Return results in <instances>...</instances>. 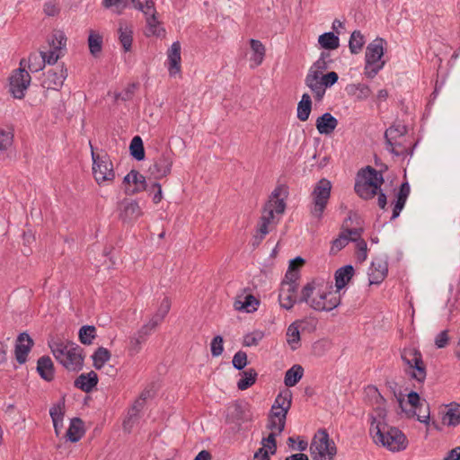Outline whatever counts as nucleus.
<instances>
[{"instance_id":"nucleus-1","label":"nucleus","mask_w":460,"mask_h":460,"mask_svg":"<svg viewBox=\"0 0 460 460\" xmlns=\"http://www.w3.org/2000/svg\"><path fill=\"white\" fill-rule=\"evenodd\" d=\"M377 416L383 420H377L373 414L369 415V433L376 445H381L393 452L404 450L408 446V439L404 433L396 427L389 426L385 419L386 411L384 408H376Z\"/></svg>"},{"instance_id":"nucleus-2","label":"nucleus","mask_w":460,"mask_h":460,"mask_svg":"<svg viewBox=\"0 0 460 460\" xmlns=\"http://www.w3.org/2000/svg\"><path fill=\"white\" fill-rule=\"evenodd\" d=\"M319 286L320 284H317L316 279H313L303 287L301 295L297 297L298 285H287V287L280 285L279 294V305L286 310H291L296 303H306L309 305L310 298Z\"/></svg>"},{"instance_id":"nucleus-3","label":"nucleus","mask_w":460,"mask_h":460,"mask_svg":"<svg viewBox=\"0 0 460 460\" xmlns=\"http://www.w3.org/2000/svg\"><path fill=\"white\" fill-rule=\"evenodd\" d=\"M386 41L382 38H376L370 42L366 49L364 75L367 78H374L385 66V61L382 60L385 55L384 45Z\"/></svg>"},{"instance_id":"nucleus-4","label":"nucleus","mask_w":460,"mask_h":460,"mask_svg":"<svg viewBox=\"0 0 460 460\" xmlns=\"http://www.w3.org/2000/svg\"><path fill=\"white\" fill-rule=\"evenodd\" d=\"M401 358L404 365L408 367L405 373L417 382L424 383L427 369L421 352L416 348H404L401 351Z\"/></svg>"},{"instance_id":"nucleus-5","label":"nucleus","mask_w":460,"mask_h":460,"mask_svg":"<svg viewBox=\"0 0 460 460\" xmlns=\"http://www.w3.org/2000/svg\"><path fill=\"white\" fill-rule=\"evenodd\" d=\"M291 405L292 392L288 388L280 391L276 396L268 415L269 419H273L278 421V434H281L285 429L287 415Z\"/></svg>"},{"instance_id":"nucleus-6","label":"nucleus","mask_w":460,"mask_h":460,"mask_svg":"<svg viewBox=\"0 0 460 460\" xmlns=\"http://www.w3.org/2000/svg\"><path fill=\"white\" fill-rule=\"evenodd\" d=\"M310 452L314 460H323L325 456L332 460L337 454V447L325 429H320L314 435L310 446Z\"/></svg>"},{"instance_id":"nucleus-7","label":"nucleus","mask_w":460,"mask_h":460,"mask_svg":"<svg viewBox=\"0 0 460 460\" xmlns=\"http://www.w3.org/2000/svg\"><path fill=\"white\" fill-rule=\"evenodd\" d=\"M252 420L250 404L244 400H237L227 408L226 423L234 425V432L242 429V425Z\"/></svg>"},{"instance_id":"nucleus-8","label":"nucleus","mask_w":460,"mask_h":460,"mask_svg":"<svg viewBox=\"0 0 460 460\" xmlns=\"http://www.w3.org/2000/svg\"><path fill=\"white\" fill-rule=\"evenodd\" d=\"M92 160H93V174L98 184L104 181H112L115 179L113 165L107 154L100 155L94 153L93 146L90 143Z\"/></svg>"},{"instance_id":"nucleus-9","label":"nucleus","mask_w":460,"mask_h":460,"mask_svg":"<svg viewBox=\"0 0 460 460\" xmlns=\"http://www.w3.org/2000/svg\"><path fill=\"white\" fill-rule=\"evenodd\" d=\"M332 183L326 178H322L316 183L312 192L314 208L311 210L313 217L321 219L331 196Z\"/></svg>"},{"instance_id":"nucleus-10","label":"nucleus","mask_w":460,"mask_h":460,"mask_svg":"<svg viewBox=\"0 0 460 460\" xmlns=\"http://www.w3.org/2000/svg\"><path fill=\"white\" fill-rule=\"evenodd\" d=\"M174 152L171 147L164 149L154 158V164L149 167L148 172L155 180H161L172 172Z\"/></svg>"},{"instance_id":"nucleus-11","label":"nucleus","mask_w":460,"mask_h":460,"mask_svg":"<svg viewBox=\"0 0 460 460\" xmlns=\"http://www.w3.org/2000/svg\"><path fill=\"white\" fill-rule=\"evenodd\" d=\"M8 80L9 93L12 96L19 100L23 99L31 81L29 72L24 67H19L12 72Z\"/></svg>"},{"instance_id":"nucleus-12","label":"nucleus","mask_w":460,"mask_h":460,"mask_svg":"<svg viewBox=\"0 0 460 460\" xmlns=\"http://www.w3.org/2000/svg\"><path fill=\"white\" fill-rule=\"evenodd\" d=\"M407 127L404 125H392L389 127L385 132V140L387 146L386 149L391 154L395 156H402L405 158L407 155H412L414 147L416 144H414L411 148H403L402 150H397L393 144V141H395L398 137H403L407 134Z\"/></svg>"},{"instance_id":"nucleus-13","label":"nucleus","mask_w":460,"mask_h":460,"mask_svg":"<svg viewBox=\"0 0 460 460\" xmlns=\"http://www.w3.org/2000/svg\"><path fill=\"white\" fill-rule=\"evenodd\" d=\"M339 80V75L334 71L322 74L315 81H309L305 83V85L312 91L314 97L317 102H321L325 94L327 88L334 85Z\"/></svg>"},{"instance_id":"nucleus-14","label":"nucleus","mask_w":460,"mask_h":460,"mask_svg":"<svg viewBox=\"0 0 460 460\" xmlns=\"http://www.w3.org/2000/svg\"><path fill=\"white\" fill-rule=\"evenodd\" d=\"M117 210L119 219L127 225L134 224L143 215L138 202L127 198L118 202Z\"/></svg>"},{"instance_id":"nucleus-15","label":"nucleus","mask_w":460,"mask_h":460,"mask_svg":"<svg viewBox=\"0 0 460 460\" xmlns=\"http://www.w3.org/2000/svg\"><path fill=\"white\" fill-rule=\"evenodd\" d=\"M329 295H332L331 292H325L319 289L318 296L319 298H310L309 306L315 311H325L330 312L332 309L338 307L341 305V296H332L329 299L327 298Z\"/></svg>"},{"instance_id":"nucleus-16","label":"nucleus","mask_w":460,"mask_h":460,"mask_svg":"<svg viewBox=\"0 0 460 460\" xmlns=\"http://www.w3.org/2000/svg\"><path fill=\"white\" fill-rule=\"evenodd\" d=\"M33 346L34 341L27 332H21L17 336L14 348V354L15 359L20 365L26 363L28 355L31 352Z\"/></svg>"},{"instance_id":"nucleus-17","label":"nucleus","mask_w":460,"mask_h":460,"mask_svg":"<svg viewBox=\"0 0 460 460\" xmlns=\"http://www.w3.org/2000/svg\"><path fill=\"white\" fill-rule=\"evenodd\" d=\"M45 76V79L41 83L42 87L58 91L67 76V69L63 63L59 71L49 69Z\"/></svg>"},{"instance_id":"nucleus-18","label":"nucleus","mask_w":460,"mask_h":460,"mask_svg":"<svg viewBox=\"0 0 460 460\" xmlns=\"http://www.w3.org/2000/svg\"><path fill=\"white\" fill-rule=\"evenodd\" d=\"M387 273V261L382 259L374 260L369 268V285H379L386 278Z\"/></svg>"},{"instance_id":"nucleus-19","label":"nucleus","mask_w":460,"mask_h":460,"mask_svg":"<svg viewBox=\"0 0 460 460\" xmlns=\"http://www.w3.org/2000/svg\"><path fill=\"white\" fill-rule=\"evenodd\" d=\"M410 195V184L407 181H402L395 193V199L393 202V213L391 220L396 219L403 209Z\"/></svg>"},{"instance_id":"nucleus-20","label":"nucleus","mask_w":460,"mask_h":460,"mask_svg":"<svg viewBox=\"0 0 460 460\" xmlns=\"http://www.w3.org/2000/svg\"><path fill=\"white\" fill-rule=\"evenodd\" d=\"M98 382V375L93 370H91L88 373L79 375L74 381V386L88 394L96 388Z\"/></svg>"},{"instance_id":"nucleus-21","label":"nucleus","mask_w":460,"mask_h":460,"mask_svg":"<svg viewBox=\"0 0 460 460\" xmlns=\"http://www.w3.org/2000/svg\"><path fill=\"white\" fill-rule=\"evenodd\" d=\"M36 371L46 382H51L55 377V367L49 356L44 355L37 361Z\"/></svg>"},{"instance_id":"nucleus-22","label":"nucleus","mask_w":460,"mask_h":460,"mask_svg":"<svg viewBox=\"0 0 460 460\" xmlns=\"http://www.w3.org/2000/svg\"><path fill=\"white\" fill-rule=\"evenodd\" d=\"M354 274V267L350 264L339 268L334 273L336 292L342 290L352 279Z\"/></svg>"},{"instance_id":"nucleus-23","label":"nucleus","mask_w":460,"mask_h":460,"mask_svg":"<svg viewBox=\"0 0 460 460\" xmlns=\"http://www.w3.org/2000/svg\"><path fill=\"white\" fill-rule=\"evenodd\" d=\"M338 126V119L330 112H325L316 119L315 127L321 135L332 134Z\"/></svg>"},{"instance_id":"nucleus-24","label":"nucleus","mask_w":460,"mask_h":460,"mask_svg":"<svg viewBox=\"0 0 460 460\" xmlns=\"http://www.w3.org/2000/svg\"><path fill=\"white\" fill-rule=\"evenodd\" d=\"M84 433L85 429L83 420L79 417H75L70 420V425L65 438L72 443H76L84 436Z\"/></svg>"},{"instance_id":"nucleus-25","label":"nucleus","mask_w":460,"mask_h":460,"mask_svg":"<svg viewBox=\"0 0 460 460\" xmlns=\"http://www.w3.org/2000/svg\"><path fill=\"white\" fill-rule=\"evenodd\" d=\"M130 175H132V184L134 187H126L124 189V193L127 196H133L139 192L148 190V184L144 175L135 169L130 171Z\"/></svg>"},{"instance_id":"nucleus-26","label":"nucleus","mask_w":460,"mask_h":460,"mask_svg":"<svg viewBox=\"0 0 460 460\" xmlns=\"http://www.w3.org/2000/svg\"><path fill=\"white\" fill-rule=\"evenodd\" d=\"M169 74L175 75L181 71V43L174 41L168 49Z\"/></svg>"},{"instance_id":"nucleus-27","label":"nucleus","mask_w":460,"mask_h":460,"mask_svg":"<svg viewBox=\"0 0 460 460\" xmlns=\"http://www.w3.org/2000/svg\"><path fill=\"white\" fill-rule=\"evenodd\" d=\"M87 44H88L90 54L93 58H99L102 51V46H103L102 35L94 30H90L88 38H87Z\"/></svg>"},{"instance_id":"nucleus-28","label":"nucleus","mask_w":460,"mask_h":460,"mask_svg":"<svg viewBox=\"0 0 460 460\" xmlns=\"http://www.w3.org/2000/svg\"><path fill=\"white\" fill-rule=\"evenodd\" d=\"M66 358L61 365L68 371L79 372L83 369L84 355L75 354L74 352H66Z\"/></svg>"},{"instance_id":"nucleus-29","label":"nucleus","mask_w":460,"mask_h":460,"mask_svg":"<svg viewBox=\"0 0 460 460\" xmlns=\"http://www.w3.org/2000/svg\"><path fill=\"white\" fill-rule=\"evenodd\" d=\"M241 296L234 302V308L238 311H245L246 313H253L257 310L260 300L257 299L253 295L248 294L244 296V300H240Z\"/></svg>"},{"instance_id":"nucleus-30","label":"nucleus","mask_w":460,"mask_h":460,"mask_svg":"<svg viewBox=\"0 0 460 460\" xmlns=\"http://www.w3.org/2000/svg\"><path fill=\"white\" fill-rule=\"evenodd\" d=\"M304 376V367L299 364L293 365L285 373L284 384L287 387L295 386Z\"/></svg>"},{"instance_id":"nucleus-31","label":"nucleus","mask_w":460,"mask_h":460,"mask_svg":"<svg viewBox=\"0 0 460 460\" xmlns=\"http://www.w3.org/2000/svg\"><path fill=\"white\" fill-rule=\"evenodd\" d=\"M332 62V60L323 61L320 59L314 62L305 76V83L317 80L318 76L323 74V71H326L330 67V63Z\"/></svg>"},{"instance_id":"nucleus-32","label":"nucleus","mask_w":460,"mask_h":460,"mask_svg":"<svg viewBox=\"0 0 460 460\" xmlns=\"http://www.w3.org/2000/svg\"><path fill=\"white\" fill-rule=\"evenodd\" d=\"M312 111V100L308 93H304L297 104L296 116L300 121H306Z\"/></svg>"},{"instance_id":"nucleus-33","label":"nucleus","mask_w":460,"mask_h":460,"mask_svg":"<svg viewBox=\"0 0 460 460\" xmlns=\"http://www.w3.org/2000/svg\"><path fill=\"white\" fill-rule=\"evenodd\" d=\"M318 42L325 50H334L340 46V39L338 35H336L332 31L324 32L321 34L318 38Z\"/></svg>"},{"instance_id":"nucleus-34","label":"nucleus","mask_w":460,"mask_h":460,"mask_svg":"<svg viewBox=\"0 0 460 460\" xmlns=\"http://www.w3.org/2000/svg\"><path fill=\"white\" fill-rule=\"evenodd\" d=\"M258 373L254 368L243 370L241 378L237 382V388L241 391L250 388L257 380Z\"/></svg>"},{"instance_id":"nucleus-35","label":"nucleus","mask_w":460,"mask_h":460,"mask_svg":"<svg viewBox=\"0 0 460 460\" xmlns=\"http://www.w3.org/2000/svg\"><path fill=\"white\" fill-rule=\"evenodd\" d=\"M129 154L137 161H143L146 157L144 143L140 136H135L129 144Z\"/></svg>"},{"instance_id":"nucleus-36","label":"nucleus","mask_w":460,"mask_h":460,"mask_svg":"<svg viewBox=\"0 0 460 460\" xmlns=\"http://www.w3.org/2000/svg\"><path fill=\"white\" fill-rule=\"evenodd\" d=\"M146 25L148 33L146 36L149 37L151 35L156 36L158 38H164L166 34L165 29L160 26V22L157 20L156 15L150 14L146 16Z\"/></svg>"},{"instance_id":"nucleus-37","label":"nucleus","mask_w":460,"mask_h":460,"mask_svg":"<svg viewBox=\"0 0 460 460\" xmlns=\"http://www.w3.org/2000/svg\"><path fill=\"white\" fill-rule=\"evenodd\" d=\"M111 358V351L103 347H99L92 355L93 366L95 369L100 370L106 362Z\"/></svg>"},{"instance_id":"nucleus-38","label":"nucleus","mask_w":460,"mask_h":460,"mask_svg":"<svg viewBox=\"0 0 460 460\" xmlns=\"http://www.w3.org/2000/svg\"><path fill=\"white\" fill-rule=\"evenodd\" d=\"M97 337V330L93 325H83L78 331V339L84 345H91Z\"/></svg>"},{"instance_id":"nucleus-39","label":"nucleus","mask_w":460,"mask_h":460,"mask_svg":"<svg viewBox=\"0 0 460 460\" xmlns=\"http://www.w3.org/2000/svg\"><path fill=\"white\" fill-rule=\"evenodd\" d=\"M250 46L252 50V56L251 57V60L254 62L255 66H260L265 57V47L259 40L251 39Z\"/></svg>"},{"instance_id":"nucleus-40","label":"nucleus","mask_w":460,"mask_h":460,"mask_svg":"<svg viewBox=\"0 0 460 460\" xmlns=\"http://www.w3.org/2000/svg\"><path fill=\"white\" fill-rule=\"evenodd\" d=\"M119 40L125 52H128L132 47L133 41V31L128 26L123 27L122 24H119Z\"/></svg>"},{"instance_id":"nucleus-41","label":"nucleus","mask_w":460,"mask_h":460,"mask_svg":"<svg viewBox=\"0 0 460 460\" xmlns=\"http://www.w3.org/2000/svg\"><path fill=\"white\" fill-rule=\"evenodd\" d=\"M366 43L365 37L360 31H354L349 40V48L351 54H358Z\"/></svg>"},{"instance_id":"nucleus-42","label":"nucleus","mask_w":460,"mask_h":460,"mask_svg":"<svg viewBox=\"0 0 460 460\" xmlns=\"http://www.w3.org/2000/svg\"><path fill=\"white\" fill-rule=\"evenodd\" d=\"M373 187L367 185L366 181H357L354 186L355 192L363 199L368 200L373 199L376 194H374Z\"/></svg>"},{"instance_id":"nucleus-43","label":"nucleus","mask_w":460,"mask_h":460,"mask_svg":"<svg viewBox=\"0 0 460 460\" xmlns=\"http://www.w3.org/2000/svg\"><path fill=\"white\" fill-rule=\"evenodd\" d=\"M13 135L0 128V159L5 160L8 155L6 150L13 144Z\"/></svg>"},{"instance_id":"nucleus-44","label":"nucleus","mask_w":460,"mask_h":460,"mask_svg":"<svg viewBox=\"0 0 460 460\" xmlns=\"http://www.w3.org/2000/svg\"><path fill=\"white\" fill-rule=\"evenodd\" d=\"M354 237H348L345 233L341 230L337 238L332 240L330 254L334 255L341 250H342L349 242H352Z\"/></svg>"},{"instance_id":"nucleus-45","label":"nucleus","mask_w":460,"mask_h":460,"mask_svg":"<svg viewBox=\"0 0 460 460\" xmlns=\"http://www.w3.org/2000/svg\"><path fill=\"white\" fill-rule=\"evenodd\" d=\"M44 58L40 54L31 52L28 57V68L31 73L40 72L44 69Z\"/></svg>"},{"instance_id":"nucleus-46","label":"nucleus","mask_w":460,"mask_h":460,"mask_svg":"<svg viewBox=\"0 0 460 460\" xmlns=\"http://www.w3.org/2000/svg\"><path fill=\"white\" fill-rule=\"evenodd\" d=\"M286 336L287 341L291 346V349L293 350L296 349V347L293 344H298L301 340L297 322H294L288 326Z\"/></svg>"},{"instance_id":"nucleus-47","label":"nucleus","mask_w":460,"mask_h":460,"mask_svg":"<svg viewBox=\"0 0 460 460\" xmlns=\"http://www.w3.org/2000/svg\"><path fill=\"white\" fill-rule=\"evenodd\" d=\"M48 42L52 49L59 51L66 47V37L63 31H58L53 33L51 38L48 39Z\"/></svg>"},{"instance_id":"nucleus-48","label":"nucleus","mask_w":460,"mask_h":460,"mask_svg":"<svg viewBox=\"0 0 460 460\" xmlns=\"http://www.w3.org/2000/svg\"><path fill=\"white\" fill-rule=\"evenodd\" d=\"M65 402L66 400L64 395L58 403L54 404L49 409V415L52 422H55V420H63L65 415Z\"/></svg>"},{"instance_id":"nucleus-49","label":"nucleus","mask_w":460,"mask_h":460,"mask_svg":"<svg viewBox=\"0 0 460 460\" xmlns=\"http://www.w3.org/2000/svg\"><path fill=\"white\" fill-rule=\"evenodd\" d=\"M460 405L456 404V408H450L443 417L444 422L447 419V426L456 427L460 424Z\"/></svg>"},{"instance_id":"nucleus-50","label":"nucleus","mask_w":460,"mask_h":460,"mask_svg":"<svg viewBox=\"0 0 460 460\" xmlns=\"http://www.w3.org/2000/svg\"><path fill=\"white\" fill-rule=\"evenodd\" d=\"M427 403V406H426V409H425V414L424 415H421V414H417L416 412V410L417 409H411V410H405L403 407L401 408L402 411H404L407 415L408 418H413V417H417V420H419L420 422H422L426 425H429V421H430V418H429V415H430V411H429V404L428 402Z\"/></svg>"},{"instance_id":"nucleus-51","label":"nucleus","mask_w":460,"mask_h":460,"mask_svg":"<svg viewBox=\"0 0 460 460\" xmlns=\"http://www.w3.org/2000/svg\"><path fill=\"white\" fill-rule=\"evenodd\" d=\"M261 213H262V215L260 217L261 221H264L270 225L272 223L276 225L278 223V221L277 222L274 221L275 217H274L272 200H268L265 203V205L262 208Z\"/></svg>"},{"instance_id":"nucleus-52","label":"nucleus","mask_w":460,"mask_h":460,"mask_svg":"<svg viewBox=\"0 0 460 460\" xmlns=\"http://www.w3.org/2000/svg\"><path fill=\"white\" fill-rule=\"evenodd\" d=\"M352 243H356L357 246V260L359 263H362L367 260V243L363 238H354Z\"/></svg>"},{"instance_id":"nucleus-53","label":"nucleus","mask_w":460,"mask_h":460,"mask_svg":"<svg viewBox=\"0 0 460 460\" xmlns=\"http://www.w3.org/2000/svg\"><path fill=\"white\" fill-rule=\"evenodd\" d=\"M138 83H131L128 84L127 88L122 92L115 94L116 100H121L123 102L129 101L133 98L136 89L138 87Z\"/></svg>"},{"instance_id":"nucleus-54","label":"nucleus","mask_w":460,"mask_h":460,"mask_svg":"<svg viewBox=\"0 0 460 460\" xmlns=\"http://www.w3.org/2000/svg\"><path fill=\"white\" fill-rule=\"evenodd\" d=\"M377 172V170H376L370 165H367L365 168L361 169L358 172V175L360 174L362 176L364 181H366L367 185L372 186L373 183L376 182L375 181Z\"/></svg>"},{"instance_id":"nucleus-55","label":"nucleus","mask_w":460,"mask_h":460,"mask_svg":"<svg viewBox=\"0 0 460 460\" xmlns=\"http://www.w3.org/2000/svg\"><path fill=\"white\" fill-rule=\"evenodd\" d=\"M293 264L288 265V269L285 274V279L281 281L283 287H287V285H298L297 280L300 278V273L296 272L293 270Z\"/></svg>"},{"instance_id":"nucleus-56","label":"nucleus","mask_w":460,"mask_h":460,"mask_svg":"<svg viewBox=\"0 0 460 460\" xmlns=\"http://www.w3.org/2000/svg\"><path fill=\"white\" fill-rule=\"evenodd\" d=\"M264 337V334L262 332H253L247 333L243 337V345L245 347H252V346H257L259 341H261Z\"/></svg>"},{"instance_id":"nucleus-57","label":"nucleus","mask_w":460,"mask_h":460,"mask_svg":"<svg viewBox=\"0 0 460 460\" xmlns=\"http://www.w3.org/2000/svg\"><path fill=\"white\" fill-rule=\"evenodd\" d=\"M279 435L278 432H270L267 438H263L261 440L262 447L265 449L267 447L271 455H274L277 451L276 437Z\"/></svg>"},{"instance_id":"nucleus-58","label":"nucleus","mask_w":460,"mask_h":460,"mask_svg":"<svg viewBox=\"0 0 460 460\" xmlns=\"http://www.w3.org/2000/svg\"><path fill=\"white\" fill-rule=\"evenodd\" d=\"M233 367L237 370H243L248 365L247 354L243 350L237 351L232 360Z\"/></svg>"},{"instance_id":"nucleus-59","label":"nucleus","mask_w":460,"mask_h":460,"mask_svg":"<svg viewBox=\"0 0 460 460\" xmlns=\"http://www.w3.org/2000/svg\"><path fill=\"white\" fill-rule=\"evenodd\" d=\"M224 339L221 335H216L210 343L211 355L213 357L220 356L224 351Z\"/></svg>"},{"instance_id":"nucleus-60","label":"nucleus","mask_w":460,"mask_h":460,"mask_svg":"<svg viewBox=\"0 0 460 460\" xmlns=\"http://www.w3.org/2000/svg\"><path fill=\"white\" fill-rule=\"evenodd\" d=\"M146 340L143 338V336L135 333L133 337L130 338V343L128 351L130 355H135L139 352L141 349L142 343H144Z\"/></svg>"},{"instance_id":"nucleus-61","label":"nucleus","mask_w":460,"mask_h":460,"mask_svg":"<svg viewBox=\"0 0 460 460\" xmlns=\"http://www.w3.org/2000/svg\"><path fill=\"white\" fill-rule=\"evenodd\" d=\"M385 385L396 398L400 408H402L405 394L398 390V384L395 381H386Z\"/></svg>"},{"instance_id":"nucleus-62","label":"nucleus","mask_w":460,"mask_h":460,"mask_svg":"<svg viewBox=\"0 0 460 460\" xmlns=\"http://www.w3.org/2000/svg\"><path fill=\"white\" fill-rule=\"evenodd\" d=\"M407 395L408 403L414 409H419L420 412H421L422 402H425V399H421L419 393L415 391H411Z\"/></svg>"},{"instance_id":"nucleus-63","label":"nucleus","mask_w":460,"mask_h":460,"mask_svg":"<svg viewBox=\"0 0 460 460\" xmlns=\"http://www.w3.org/2000/svg\"><path fill=\"white\" fill-rule=\"evenodd\" d=\"M58 50L54 49L50 50L49 53L44 51H40L41 57L44 58V66L48 64L49 66L55 65L58 60L60 58V55L57 53Z\"/></svg>"},{"instance_id":"nucleus-64","label":"nucleus","mask_w":460,"mask_h":460,"mask_svg":"<svg viewBox=\"0 0 460 460\" xmlns=\"http://www.w3.org/2000/svg\"><path fill=\"white\" fill-rule=\"evenodd\" d=\"M448 341H449V338H448L447 331L445 330V331L440 332L437 335V337L435 339V345L437 346V348L442 349L447 345Z\"/></svg>"}]
</instances>
